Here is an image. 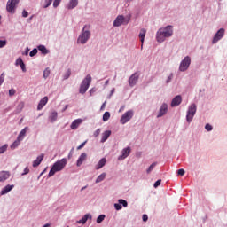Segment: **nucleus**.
<instances>
[{"instance_id":"1","label":"nucleus","mask_w":227,"mask_h":227,"mask_svg":"<svg viewBox=\"0 0 227 227\" xmlns=\"http://www.w3.org/2000/svg\"><path fill=\"white\" fill-rule=\"evenodd\" d=\"M173 35V27L168 26L164 28H161L157 33V41L162 43L166 38H168Z\"/></svg>"},{"instance_id":"2","label":"nucleus","mask_w":227,"mask_h":227,"mask_svg":"<svg viewBox=\"0 0 227 227\" xmlns=\"http://www.w3.org/2000/svg\"><path fill=\"white\" fill-rule=\"evenodd\" d=\"M67 160L66 158L55 162L49 172V176H54L55 173H58V171H62V169H64V168L67 166Z\"/></svg>"},{"instance_id":"3","label":"nucleus","mask_w":227,"mask_h":227,"mask_svg":"<svg viewBox=\"0 0 227 227\" xmlns=\"http://www.w3.org/2000/svg\"><path fill=\"white\" fill-rule=\"evenodd\" d=\"M90 26H84L82 34L80 35L77 42L81 43L82 44H84L87 43V41L90 39V32L89 31Z\"/></svg>"},{"instance_id":"4","label":"nucleus","mask_w":227,"mask_h":227,"mask_svg":"<svg viewBox=\"0 0 227 227\" xmlns=\"http://www.w3.org/2000/svg\"><path fill=\"white\" fill-rule=\"evenodd\" d=\"M91 81H92V78L90 76V74H88L84 80L82 82V84L80 86V90H79V92L81 94H84L87 90L89 89L90 83H91Z\"/></svg>"},{"instance_id":"5","label":"nucleus","mask_w":227,"mask_h":227,"mask_svg":"<svg viewBox=\"0 0 227 227\" xmlns=\"http://www.w3.org/2000/svg\"><path fill=\"white\" fill-rule=\"evenodd\" d=\"M197 112V106L195 104L191 105V106L189 107V110L187 112V121L191 122L193 119V116L195 115Z\"/></svg>"},{"instance_id":"6","label":"nucleus","mask_w":227,"mask_h":227,"mask_svg":"<svg viewBox=\"0 0 227 227\" xmlns=\"http://www.w3.org/2000/svg\"><path fill=\"white\" fill-rule=\"evenodd\" d=\"M20 0H9L6 5V10L10 13H14L17 4H19Z\"/></svg>"},{"instance_id":"7","label":"nucleus","mask_w":227,"mask_h":227,"mask_svg":"<svg viewBox=\"0 0 227 227\" xmlns=\"http://www.w3.org/2000/svg\"><path fill=\"white\" fill-rule=\"evenodd\" d=\"M134 115V112L132 110H129L128 112H126L121 118L120 120V122L121 124H125L127 123L129 121L131 120V118L133 117Z\"/></svg>"},{"instance_id":"8","label":"nucleus","mask_w":227,"mask_h":227,"mask_svg":"<svg viewBox=\"0 0 227 227\" xmlns=\"http://www.w3.org/2000/svg\"><path fill=\"white\" fill-rule=\"evenodd\" d=\"M191 65V58L189 56L185 57L184 59L180 64V71L184 72L188 69Z\"/></svg>"},{"instance_id":"9","label":"nucleus","mask_w":227,"mask_h":227,"mask_svg":"<svg viewBox=\"0 0 227 227\" xmlns=\"http://www.w3.org/2000/svg\"><path fill=\"white\" fill-rule=\"evenodd\" d=\"M139 79V73L137 72L135 74H133L129 79V84L130 87H133L137 84V82H138Z\"/></svg>"},{"instance_id":"10","label":"nucleus","mask_w":227,"mask_h":227,"mask_svg":"<svg viewBox=\"0 0 227 227\" xmlns=\"http://www.w3.org/2000/svg\"><path fill=\"white\" fill-rule=\"evenodd\" d=\"M128 23H129V20H125V18L122 15H120L114 20V26L120 27L121 24L127 25Z\"/></svg>"},{"instance_id":"11","label":"nucleus","mask_w":227,"mask_h":227,"mask_svg":"<svg viewBox=\"0 0 227 227\" xmlns=\"http://www.w3.org/2000/svg\"><path fill=\"white\" fill-rule=\"evenodd\" d=\"M225 34V29L221 28L215 35L214 39H213V43H216L218 41H220Z\"/></svg>"},{"instance_id":"12","label":"nucleus","mask_w":227,"mask_h":227,"mask_svg":"<svg viewBox=\"0 0 227 227\" xmlns=\"http://www.w3.org/2000/svg\"><path fill=\"white\" fill-rule=\"evenodd\" d=\"M182 97L180 95L175 97L171 102V106L176 107L178 106L182 103Z\"/></svg>"},{"instance_id":"13","label":"nucleus","mask_w":227,"mask_h":227,"mask_svg":"<svg viewBox=\"0 0 227 227\" xmlns=\"http://www.w3.org/2000/svg\"><path fill=\"white\" fill-rule=\"evenodd\" d=\"M168 113V105L167 104H163L160 109L159 114H158V118L162 117L164 114H166Z\"/></svg>"},{"instance_id":"14","label":"nucleus","mask_w":227,"mask_h":227,"mask_svg":"<svg viewBox=\"0 0 227 227\" xmlns=\"http://www.w3.org/2000/svg\"><path fill=\"white\" fill-rule=\"evenodd\" d=\"M8 178H10V173L8 171L0 172V182H5Z\"/></svg>"},{"instance_id":"15","label":"nucleus","mask_w":227,"mask_h":227,"mask_svg":"<svg viewBox=\"0 0 227 227\" xmlns=\"http://www.w3.org/2000/svg\"><path fill=\"white\" fill-rule=\"evenodd\" d=\"M130 151H131L130 147H127V148L123 149L122 155H121L119 157V160H123V159L127 158L129 155Z\"/></svg>"},{"instance_id":"16","label":"nucleus","mask_w":227,"mask_h":227,"mask_svg":"<svg viewBox=\"0 0 227 227\" xmlns=\"http://www.w3.org/2000/svg\"><path fill=\"white\" fill-rule=\"evenodd\" d=\"M88 219H92V216L90 214H86L81 220L77 221V223L79 224H85Z\"/></svg>"},{"instance_id":"17","label":"nucleus","mask_w":227,"mask_h":227,"mask_svg":"<svg viewBox=\"0 0 227 227\" xmlns=\"http://www.w3.org/2000/svg\"><path fill=\"white\" fill-rule=\"evenodd\" d=\"M86 159H87V154L85 153H82L77 160V167L80 168V166H82V162L86 160Z\"/></svg>"},{"instance_id":"18","label":"nucleus","mask_w":227,"mask_h":227,"mask_svg":"<svg viewBox=\"0 0 227 227\" xmlns=\"http://www.w3.org/2000/svg\"><path fill=\"white\" fill-rule=\"evenodd\" d=\"M48 102V97H44L43 99L40 100L37 109L41 110Z\"/></svg>"},{"instance_id":"19","label":"nucleus","mask_w":227,"mask_h":227,"mask_svg":"<svg viewBox=\"0 0 227 227\" xmlns=\"http://www.w3.org/2000/svg\"><path fill=\"white\" fill-rule=\"evenodd\" d=\"M82 122V120L81 119L74 120L71 124V129H76Z\"/></svg>"},{"instance_id":"20","label":"nucleus","mask_w":227,"mask_h":227,"mask_svg":"<svg viewBox=\"0 0 227 227\" xmlns=\"http://www.w3.org/2000/svg\"><path fill=\"white\" fill-rule=\"evenodd\" d=\"M29 129L28 127H25L19 134L18 137L20 140H23L24 137L26 136L27 131Z\"/></svg>"},{"instance_id":"21","label":"nucleus","mask_w":227,"mask_h":227,"mask_svg":"<svg viewBox=\"0 0 227 227\" xmlns=\"http://www.w3.org/2000/svg\"><path fill=\"white\" fill-rule=\"evenodd\" d=\"M44 155L41 154L37 159L33 162V168H37V166L42 162Z\"/></svg>"},{"instance_id":"22","label":"nucleus","mask_w":227,"mask_h":227,"mask_svg":"<svg viewBox=\"0 0 227 227\" xmlns=\"http://www.w3.org/2000/svg\"><path fill=\"white\" fill-rule=\"evenodd\" d=\"M106 163V159L103 158L99 160V162L96 165V169H101Z\"/></svg>"},{"instance_id":"23","label":"nucleus","mask_w":227,"mask_h":227,"mask_svg":"<svg viewBox=\"0 0 227 227\" xmlns=\"http://www.w3.org/2000/svg\"><path fill=\"white\" fill-rule=\"evenodd\" d=\"M14 185H6L2 191H1V194H7V192H10V191H12V189H13Z\"/></svg>"},{"instance_id":"24","label":"nucleus","mask_w":227,"mask_h":227,"mask_svg":"<svg viewBox=\"0 0 227 227\" xmlns=\"http://www.w3.org/2000/svg\"><path fill=\"white\" fill-rule=\"evenodd\" d=\"M111 133H112L111 130H106V132H104L102 134L101 142L102 143L106 142L108 139V137H110Z\"/></svg>"},{"instance_id":"25","label":"nucleus","mask_w":227,"mask_h":227,"mask_svg":"<svg viewBox=\"0 0 227 227\" xmlns=\"http://www.w3.org/2000/svg\"><path fill=\"white\" fill-rule=\"evenodd\" d=\"M145 34H146V30L145 29H141L140 34H139V37H140V41L142 43V48H143V43L145 41Z\"/></svg>"},{"instance_id":"26","label":"nucleus","mask_w":227,"mask_h":227,"mask_svg":"<svg viewBox=\"0 0 227 227\" xmlns=\"http://www.w3.org/2000/svg\"><path fill=\"white\" fill-rule=\"evenodd\" d=\"M78 4V0H70V3L68 4V9H74Z\"/></svg>"},{"instance_id":"27","label":"nucleus","mask_w":227,"mask_h":227,"mask_svg":"<svg viewBox=\"0 0 227 227\" xmlns=\"http://www.w3.org/2000/svg\"><path fill=\"white\" fill-rule=\"evenodd\" d=\"M106 176V173H102L96 180V184H100V182H103Z\"/></svg>"},{"instance_id":"28","label":"nucleus","mask_w":227,"mask_h":227,"mask_svg":"<svg viewBox=\"0 0 227 227\" xmlns=\"http://www.w3.org/2000/svg\"><path fill=\"white\" fill-rule=\"evenodd\" d=\"M57 118H58V114H57V112H52V113L51 114V115H50L51 121L53 122V121H55L57 120Z\"/></svg>"},{"instance_id":"29","label":"nucleus","mask_w":227,"mask_h":227,"mask_svg":"<svg viewBox=\"0 0 227 227\" xmlns=\"http://www.w3.org/2000/svg\"><path fill=\"white\" fill-rule=\"evenodd\" d=\"M21 140H20L18 137L17 139L13 142V144L11 145L12 149H15L20 144Z\"/></svg>"},{"instance_id":"30","label":"nucleus","mask_w":227,"mask_h":227,"mask_svg":"<svg viewBox=\"0 0 227 227\" xmlns=\"http://www.w3.org/2000/svg\"><path fill=\"white\" fill-rule=\"evenodd\" d=\"M38 50L42 51L43 54H47L49 53V51L45 48L43 45H40L38 47Z\"/></svg>"},{"instance_id":"31","label":"nucleus","mask_w":227,"mask_h":227,"mask_svg":"<svg viewBox=\"0 0 227 227\" xmlns=\"http://www.w3.org/2000/svg\"><path fill=\"white\" fill-rule=\"evenodd\" d=\"M110 116H111L110 113H109V112H106V113L104 114V115H103V121H108L109 118H110Z\"/></svg>"},{"instance_id":"32","label":"nucleus","mask_w":227,"mask_h":227,"mask_svg":"<svg viewBox=\"0 0 227 227\" xmlns=\"http://www.w3.org/2000/svg\"><path fill=\"white\" fill-rule=\"evenodd\" d=\"M105 217H106L105 215H100L98 217V219H97V223H98V224H100V223L104 221Z\"/></svg>"},{"instance_id":"33","label":"nucleus","mask_w":227,"mask_h":227,"mask_svg":"<svg viewBox=\"0 0 227 227\" xmlns=\"http://www.w3.org/2000/svg\"><path fill=\"white\" fill-rule=\"evenodd\" d=\"M155 166H157V163H156V162L153 163V164L149 167V168L147 169V173H148V174L151 173V171H153V169H154Z\"/></svg>"},{"instance_id":"34","label":"nucleus","mask_w":227,"mask_h":227,"mask_svg":"<svg viewBox=\"0 0 227 227\" xmlns=\"http://www.w3.org/2000/svg\"><path fill=\"white\" fill-rule=\"evenodd\" d=\"M52 1H53V0H45V1H44V4H45L43 5V8L49 7V6L51 4Z\"/></svg>"},{"instance_id":"35","label":"nucleus","mask_w":227,"mask_h":227,"mask_svg":"<svg viewBox=\"0 0 227 227\" xmlns=\"http://www.w3.org/2000/svg\"><path fill=\"white\" fill-rule=\"evenodd\" d=\"M50 69L46 68L43 72V77L46 79L50 75Z\"/></svg>"},{"instance_id":"36","label":"nucleus","mask_w":227,"mask_h":227,"mask_svg":"<svg viewBox=\"0 0 227 227\" xmlns=\"http://www.w3.org/2000/svg\"><path fill=\"white\" fill-rule=\"evenodd\" d=\"M7 150V145L0 146V153H4Z\"/></svg>"},{"instance_id":"37","label":"nucleus","mask_w":227,"mask_h":227,"mask_svg":"<svg viewBox=\"0 0 227 227\" xmlns=\"http://www.w3.org/2000/svg\"><path fill=\"white\" fill-rule=\"evenodd\" d=\"M114 207L116 208V210H121L122 206H121V204L119 202V203H115V204H114Z\"/></svg>"},{"instance_id":"38","label":"nucleus","mask_w":227,"mask_h":227,"mask_svg":"<svg viewBox=\"0 0 227 227\" xmlns=\"http://www.w3.org/2000/svg\"><path fill=\"white\" fill-rule=\"evenodd\" d=\"M119 202L121 203V205L128 207V202L125 200H119Z\"/></svg>"},{"instance_id":"39","label":"nucleus","mask_w":227,"mask_h":227,"mask_svg":"<svg viewBox=\"0 0 227 227\" xmlns=\"http://www.w3.org/2000/svg\"><path fill=\"white\" fill-rule=\"evenodd\" d=\"M37 52L38 51L36 49H34L33 51H30L29 55L30 57H34L35 55H36Z\"/></svg>"},{"instance_id":"40","label":"nucleus","mask_w":227,"mask_h":227,"mask_svg":"<svg viewBox=\"0 0 227 227\" xmlns=\"http://www.w3.org/2000/svg\"><path fill=\"white\" fill-rule=\"evenodd\" d=\"M7 42L5 40H0V48H3L6 45Z\"/></svg>"},{"instance_id":"41","label":"nucleus","mask_w":227,"mask_h":227,"mask_svg":"<svg viewBox=\"0 0 227 227\" xmlns=\"http://www.w3.org/2000/svg\"><path fill=\"white\" fill-rule=\"evenodd\" d=\"M23 64H24V62H23V60L21 59V58H19V59L16 60V65L21 66V65H23Z\"/></svg>"},{"instance_id":"42","label":"nucleus","mask_w":227,"mask_h":227,"mask_svg":"<svg viewBox=\"0 0 227 227\" xmlns=\"http://www.w3.org/2000/svg\"><path fill=\"white\" fill-rule=\"evenodd\" d=\"M60 2H61V0H55L54 3H53V6L55 8H57L59 5Z\"/></svg>"},{"instance_id":"43","label":"nucleus","mask_w":227,"mask_h":227,"mask_svg":"<svg viewBox=\"0 0 227 227\" xmlns=\"http://www.w3.org/2000/svg\"><path fill=\"white\" fill-rule=\"evenodd\" d=\"M178 175H180V176H184V175H185V170L181 168L178 170Z\"/></svg>"},{"instance_id":"44","label":"nucleus","mask_w":227,"mask_h":227,"mask_svg":"<svg viewBox=\"0 0 227 227\" xmlns=\"http://www.w3.org/2000/svg\"><path fill=\"white\" fill-rule=\"evenodd\" d=\"M160 184H161V180H160V179H159L158 181H156L155 184H154L155 189H157V187H159V186L160 185Z\"/></svg>"},{"instance_id":"45","label":"nucleus","mask_w":227,"mask_h":227,"mask_svg":"<svg viewBox=\"0 0 227 227\" xmlns=\"http://www.w3.org/2000/svg\"><path fill=\"white\" fill-rule=\"evenodd\" d=\"M15 93H16V90H15L14 89H11V90H9V95H10L11 97L13 96Z\"/></svg>"},{"instance_id":"46","label":"nucleus","mask_w":227,"mask_h":227,"mask_svg":"<svg viewBox=\"0 0 227 227\" xmlns=\"http://www.w3.org/2000/svg\"><path fill=\"white\" fill-rule=\"evenodd\" d=\"M205 128L207 131H211L213 129V127L210 124H207Z\"/></svg>"},{"instance_id":"47","label":"nucleus","mask_w":227,"mask_h":227,"mask_svg":"<svg viewBox=\"0 0 227 227\" xmlns=\"http://www.w3.org/2000/svg\"><path fill=\"white\" fill-rule=\"evenodd\" d=\"M4 81V76L2 74L1 76H0V86L3 84Z\"/></svg>"},{"instance_id":"48","label":"nucleus","mask_w":227,"mask_h":227,"mask_svg":"<svg viewBox=\"0 0 227 227\" xmlns=\"http://www.w3.org/2000/svg\"><path fill=\"white\" fill-rule=\"evenodd\" d=\"M86 143H87V141L82 143V144L77 147V150L82 149V148L85 145Z\"/></svg>"},{"instance_id":"49","label":"nucleus","mask_w":227,"mask_h":227,"mask_svg":"<svg viewBox=\"0 0 227 227\" xmlns=\"http://www.w3.org/2000/svg\"><path fill=\"white\" fill-rule=\"evenodd\" d=\"M22 16H23L24 18H27V17L28 16V12L24 10L23 12H22Z\"/></svg>"},{"instance_id":"50","label":"nucleus","mask_w":227,"mask_h":227,"mask_svg":"<svg viewBox=\"0 0 227 227\" xmlns=\"http://www.w3.org/2000/svg\"><path fill=\"white\" fill-rule=\"evenodd\" d=\"M143 221H144L145 223H146V221H148V216H147V215H143Z\"/></svg>"},{"instance_id":"51","label":"nucleus","mask_w":227,"mask_h":227,"mask_svg":"<svg viewBox=\"0 0 227 227\" xmlns=\"http://www.w3.org/2000/svg\"><path fill=\"white\" fill-rule=\"evenodd\" d=\"M18 107L22 110V108L24 107V103L23 102H20L18 106Z\"/></svg>"},{"instance_id":"52","label":"nucleus","mask_w":227,"mask_h":227,"mask_svg":"<svg viewBox=\"0 0 227 227\" xmlns=\"http://www.w3.org/2000/svg\"><path fill=\"white\" fill-rule=\"evenodd\" d=\"M100 134V129H97L95 132H94V136L95 137H98V135Z\"/></svg>"},{"instance_id":"53","label":"nucleus","mask_w":227,"mask_h":227,"mask_svg":"<svg viewBox=\"0 0 227 227\" xmlns=\"http://www.w3.org/2000/svg\"><path fill=\"white\" fill-rule=\"evenodd\" d=\"M27 173H29V168L27 167L25 169H24V173L22 175H27Z\"/></svg>"},{"instance_id":"54","label":"nucleus","mask_w":227,"mask_h":227,"mask_svg":"<svg viewBox=\"0 0 227 227\" xmlns=\"http://www.w3.org/2000/svg\"><path fill=\"white\" fill-rule=\"evenodd\" d=\"M20 67H21L23 72H26V67H25L24 63L20 66Z\"/></svg>"},{"instance_id":"55","label":"nucleus","mask_w":227,"mask_h":227,"mask_svg":"<svg viewBox=\"0 0 227 227\" xmlns=\"http://www.w3.org/2000/svg\"><path fill=\"white\" fill-rule=\"evenodd\" d=\"M70 74H71V72H70V70H68L67 72V76L65 77V79H67L70 76Z\"/></svg>"},{"instance_id":"56","label":"nucleus","mask_w":227,"mask_h":227,"mask_svg":"<svg viewBox=\"0 0 227 227\" xmlns=\"http://www.w3.org/2000/svg\"><path fill=\"white\" fill-rule=\"evenodd\" d=\"M106 102H105V103L102 105L101 110H103V109L106 107Z\"/></svg>"},{"instance_id":"57","label":"nucleus","mask_w":227,"mask_h":227,"mask_svg":"<svg viewBox=\"0 0 227 227\" xmlns=\"http://www.w3.org/2000/svg\"><path fill=\"white\" fill-rule=\"evenodd\" d=\"M171 79H172V75H170V76L168 77L167 82L168 83V82L171 81Z\"/></svg>"},{"instance_id":"58","label":"nucleus","mask_w":227,"mask_h":227,"mask_svg":"<svg viewBox=\"0 0 227 227\" xmlns=\"http://www.w3.org/2000/svg\"><path fill=\"white\" fill-rule=\"evenodd\" d=\"M94 91H95L94 89H91V90H90V94H91L92 92H94Z\"/></svg>"},{"instance_id":"59","label":"nucleus","mask_w":227,"mask_h":227,"mask_svg":"<svg viewBox=\"0 0 227 227\" xmlns=\"http://www.w3.org/2000/svg\"><path fill=\"white\" fill-rule=\"evenodd\" d=\"M109 83V80H107L106 82V85H107Z\"/></svg>"},{"instance_id":"60","label":"nucleus","mask_w":227,"mask_h":227,"mask_svg":"<svg viewBox=\"0 0 227 227\" xmlns=\"http://www.w3.org/2000/svg\"><path fill=\"white\" fill-rule=\"evenodd\" d=\"M86 187H84V188H82V191H83V189H85Z\"/></svg>"},{"instance_id":"61","label":"nucleus","mask_w":227,"mask_h":227,"mask_svg":"<svg viewBox=\"0 0 227 227\" xmlns=\"http://www.w3.org/2000/svg\"><path fill=\"white\" fill-rule=\"evenodd\" d=\"M27 53H28V52H27V51H26V54H27Z\"/></svg>"},{"instance_id":"62","label":"nucleus","mask_w":227,"mask_h":227,"mask_svg":"<svg viewBox=\"0 0 227 227\" xmlns=\"http://www.w3.org/2000/svg\"><path fill=\"white\" fill-rule=\"evenodd\" d=\"M0 20H1V16H0Z\"/></svg>"}]
</instances>
